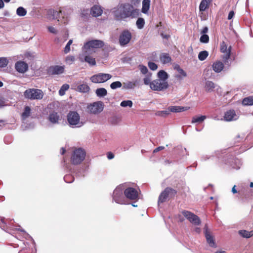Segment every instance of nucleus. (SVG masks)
<instances>
[{"label": "nucleus", "instance_id": "1", "mask_svg": "<svg viewBox=\"0 0 253 253\" xmlns=\"http://www.w3.org/2000/svg\"><path fill=\"white\" fill-rule=\"evenodd\" d=\"M115 18L117 20H122L126 18L134 17L137 10L134 9L132 5L125 3L119 4L113 10Z\"/></svg>", "mask_w": 253, "mask_h": 253}, {"label": "nucleus", "instance_id": "2", "mask_svg": "<svg viewBox=\"0 0 253 253\" xmlns=\"http://www.w3.org/2000/svg\"><path fill=\"white\" fill-rule=\"evenodd\" d=\"M104 45V42L101 40H91L84 43L83 50L85 54H92L95 53L97 48H100Z\"/></svg>", "mask_w": 253, "mask_h": 253}, {"label": "nucleus", "instance_id": "3", "mask_svg": "<svg viewBox=\"0 0 253 253\" xmlns=\"http://www.w3.org/2000/svg\"><path fill=\"white\" fill-rule=\"evenodd\" d=\"M86 153L82 148L75 149L71 157V163L74 165L80 164L85 159Z\"/></svg>", "mask_w": 253, "mask_h": 253}, {"label": "nucleus", "instance_id": "4", "mask_svg": "<svg viewBox=\"0 0 253 253\" xmlns=\"http://www.w3.org/2000/svg\"><path fill=\"white\" fill-rule=\"evenodd\" d=\"M26 98L30 100H41L42 99L44 93L42 90L36 88H28L24 92Z\"/></svg>", "mask_w": 253, "mask_h": 253}, {"label": "nucleus", "instance_id": "5", "mask_svg": "<svg viewBox=\"0 0 253 253\" xmlns=\"http://www.w3.org/2000/svg\"><path fill=\"white\" fill-rule=\"evenodd\" d=\"M169 87L168 82H165L161 79H156L151 82L150 88L155 91H163Z\"/></svg>", "mask_w": 253, "mask_h": 253}, {"label": "nucleus", "instance_id": "6", "mask_svg": "<svg viewBox=\"0 0 253 253\" xmlns=\"http://www.w3.org/2000/svg\"><path fill=\"white\" fill-rule=\"evenodd\" d=\"M181 213L192 224L194 225L201 224V221L200 218L191 211L183 210L181 211Z\"/></svg>", "mask_w": 253, "mask_h": 253}, {"label": "nucleus", "instance_id": "7", "mask_svg": "<svg viewBox=\"0 0 253 253\" xmlns=\"http://www.w3.org/2000/svg\"><path fill=\"white\" fill-rule=\"evenodd\" d=\"M112 77L109 74L98 73L90 77L91 81L93 83H102L110 80Z\"/></svg>", "mask_w": 253, "mask_h": 253}, {"label": "nucleus", "instance_id": "8", "mask_svg": "<svg viewBox=\"0 0 253 253\" xmlns=\"http://www.w3.org/2000/svg\"><path fill=\"white\" fill-rule=\"evenodd\" d=\"M132 35L131 33L127 30L123 31L119 37V42L121 45L125 46L131 40Z\"/></svg>", "mask_w": 253, "mask_h": 253}, {"label": "nucleus", "instance_id": "9", "mask_svg": "<svg viewBox=\"0 0 253 253\" xmlns=\"http://www.w3.org/2000/svg\"><path fill=\"white\" fill-rule=\"evenodd\" d=\"M80 117L75 111H70L67 115V121L70 126H76L79 124Z\"/></svg>", "mask_w": 253, "mask_h": 253}, {"label": "nucleus", "instance_id": "10", "mask_svg": "<svg viewBox=\"0 0 253 253\" xmlns=\"http://www.w3.org/2000/svg\"><path fill=\"white\" fill-rule=\"evenodd\" d=\"M124 193L126 197L129 200H136L138 199V192L134 188L128 187L125 190Z\"/></svg>", "mask_w": 253, "mask_h": 253}, {"label": "nucleus", "instance_id": "11", "mask_svg": "<svg viewBox=\"0 0 253 253\" xmlns=\"http://www.w3.org/2000/svg\"><path fill=\"white\" fill-rule=\"evenodd\" d=\"M88 111L92 114H97L101 112L103 110V103L101 102H94L88 106Z\"/></svg>", "mask_w": 253, "mask_h": 253}, {"label": "nucleus", "instance_id": "12", "mask_svg": "<svg viewBox=\"0 0 253 253\" xmlns=\"http://www.w3.org/2000/svg\"><path fill=\"white\" fill-rule=\"evenodd\" d=\"M113 200L118 204H122L124 203V196L122 189L120 188H116L113 193Z\"/></svg>", "mask_w": 253, "mask_h": 253}, {"label": "nucleus", "instance_id": "13", "mask_svg": "<svg viewBox=\"0 0 253 253\" xmlns=\"http://www.w3.org/2000/svg\"><path fill=\"white\" fill-rule=\"evenodd\" d=\"M220 51L224 53V55H223L222 58L224 61L227 60L230 57L231 54V46L227 49V46L225 42L223 41L220 43Z\"/></svg>", "mask_w": 253, "mask_h": 253}, {"label": "nucleus", "instance_id": "14", "mask_svg": "<svg viewBox=\"0 0 253 253\" xmlns=\"http://www.w3.org/2000/svg\"><path fill=\"white\" fill-rule=\"evenodd\" d=\"M15 68L18 72L24 73L28 70V65L24 61H19L15 63Z\"/></svg>", "mask_w": 253, "mask_h": 253}, {"label": "nucleus", "instance_id": "15", "mask_svg": "<svg viewBox=\"0 0 253 253\" xmlns=\"http://www.w3.org/2000/svg\"><path fill=\"white\" fill-rule=\"evenodd\" d=\"M64 71V66L55 65L50 66L48 70V72L51 75H59L62 74Z\"/></svg>", "mask_w": 253, "mask_h": 253}, {"label": "nucleus", "instance_id": "16", "mask_svg": "<svg viewBox=\"0 0 253 253\" xmlns=\"http://www.w3.org/2000/svg\"><path fill=\"white\" fill-rule=\"evenodd\" d=\"M204 231L207 241L209 244L210 246L214 248L216 247V244L214 242V238L213 236L211 235L207 226H205L204 227Z\"/></svg>", "mask_w": 253, "mask_h": 253}, {"label": "nucleus", "instance_id": "17", "mask_svg": "<svg viewBox=\"0 0 253 253\" xmlns=\"http://www.w3.org/2000/svg\"><path fill=\"white\" fill-rule=\"evenodd\" d=\"M102 12L103 9L99 5H94L91 8L90 13L93 17H98L102 14Z\"/></svg>", "mask_w": 253, "mask_h": 253}, {"label": "nucleus", "instance_id": "18", "mask_svg": "<svg viewBox=\"0 0 253 253\" xmlns=\"http://www.w3.org/2000/svg\"><path fill=\"white\" fill-rule=\"evenodd\" d=\"M48 120L52 124H58L60 120V116L58 113L53 111L48 116Z\"/></svg>", "mask_w": 253, "mask_h": 253}, {"label": "nucleus", "instance_id": "19", "mask_svg": "<svg viewBox=\"0 0 253 253\" xmlns=\"http://www.w3.org/2000/svg\"><path fill=\"white\" fill-rule=\"evenodd\" d=\"M161 62L163 64H166L171 61V58L169 54L167 53H162L159 56Z\"/></svg>", "mask_w": 253, "mask_h": 253}, {"label": "nucleus", "instance_id": "20", "mask_svg": "<svg viewBox=\"0 0 253 253\" xmlns=\"http://www.w3.org/2000/svg\"><path fill=\"white\" fill-rule=\"evenodd\" d=\"M213 70L216 73H220L223 69L224 65L221 61H216L212 65Z\"/></svg>", "mask_w": 253, "mask_h": 253}, {"label": "nucleus", "instance_id": "21", "mask_svg": "<svg viewBox=\"0 0 253 253\" xmlns=\"http://www.w3.org/2000/svg\"><path fill=\"white\" fill-rule=\"evenodd\" d=\"M212 0H202L199 5L200 11H204L209 8Z\"/></svg>", "mask_w": 253, "mask_h": 253}, {"label": "nucleus", "instance_id": "22", "mask_svg": "<svg viewBox=\"0 0 253 253\" xmlns=\"http://www.w3.org/2000/svg\"><path fill=\"white\" fill-rule=\"evenodd\" d=\"M84 61L88 63L90 66H94L96 65L95 58L90 55L91 54H85L84 52Z\"/></svg>", "mask_w": 253, "mask_h": 253}, {"label": "nucleus", "instance_id": "23", "mask_svg": "<svg viewBox=\"0 0 253 253\" xmlns=\"http://www.w3.org/2000/svg\"><path fill=\"white\" fill-rule=\"evenodd\" d=\"M236 116V113L234 110H230L227 111L224 116V119L227 121H231Z\"/></svg>", "mask_w": 253, "mask_h": 253}, {"label": "nucleus", "instance_id": "24", "mask_svg": "<svg viewBox=\"0 0 253 253\" xmlns=\"http://www.w3.org/2000/svg\"><path fill=\"white\" fill-rule=\"evenodd\" d=\"M169 110L171 112H181L187 110L189 107L182 106H169Z\"/></svg>", "mask_w": 253, "mask_h": 253}, {"label": "nucleus", "instance_id": "25", "mask_svg": "<svg viewBox=\"0 0 253 253\" xmlns=\"http://www.w3.org/2000/svg\"><path fill=\"white\" fill-rule=\"evenodd\" d=\"M90 90V87L86 84H83L78 85L77 90L80 92H88Z\"/></svg>", "mask_w": 253, "mask_h": 253}, {"label": "nucleus", "instance_id": "26", "mask_svg": "<svg viewBox=\"0 0 253 253\" xmlns=\"http://www.w3.org/2000/svg\"><path fill=\"white\" fill-rule=\"evenodd\" d=\"M150 5V0H143L142 12L145 14L147 13L149 9Z\"/></svg>", "mask_w": 253, "mask_h": 253}, {"label": "nucleus", "instance_id": "27", "mask_svg": "<svg viewBox=\"0 0 253 253\" xmlns=\"http://www.w3.org/2000/svg\"><path fill=\"white\" fill-rule=\"evenodd\" d=\"M168 197H169V196L167 194L166 189H165V190L162 191L159 195L158 204L163 203L166 202Z\"/></svg>", "mask_w": 253, "mask_h": 253}, {"label": "nucleus", "instance_id": "28", "mask_svg": "<svg viewBox=\"0 0 253 253\" xmlns=\"http://www.w3.org/2000/svg\"><path fill=\"white\" fill-rule=\"evenodd\" d=\"M239 233L242 237L249 238L253 236V230L248 231L245 230H241L239 231Z\"/></svg>", "mask_w": 253, "mask_h": 253}, {"label": "nucleus", "instance_id": "29", "mask_svg": "<svg viewBox=\"0 0 253 253\" xmlns=\"http://www.w3.org/2000/svg\"><path fill=\"white\" fill-rule=\"evenodd\" d=\"M242 104L244 106H251L253 105V96H250L244 98L242 100Z\"/></svg>", "mask_w": 253, "mask_h": 253}, {"label": "nucleus", "instance_id": "30", "mask_svg": "<svg viewBox=\"0 0 253 253\" xmlns=\"http://www.w3.org/2000/svg\"><path fill=\"white\" fill-rule=\"evenodd\" d=\"M206 119V116L204 115L200 116H194L192 119L191 123L192 124L201 123L203 122Z\"/></svg>", "mask_w": 253, "mask_h": 253}, {"label": "nucleus", "instance_id": "31", "mask_svg": "<svg viewBox=\"0 0 253 253\" xmlns=\"http://www.w3.org/2000/svg\"><path fill=\"white\" fill-rule=\"evenodd\" d=\"M214 88L215 84L212 82L208 81L206 82L205 89L207 91L211 92Z\"/></svg>", "mask_w": 253, "mask_h": 253}, {"label": "nucleus", "instance_id": "32", "mask_svg": "<svg viewBox=\"0 0 253 253\" xmlns=\"http://www.w3.org/2000/svg\"><path fill=\"white\" fill-rule=\"evenodd\" d=\"M158 79H161L165 82H167V80L168 79V74L164 70H160L158 73Z\"/></svg>", "mask_w": 253, "mask_h": 253}, {"label": "nucleus", "instance_id": "33", "mask_svg": "<svg viewBox=\"0 0 253 253\" xmlns=\"http://www.w3.org/2000/svg\"><path fill=\"white\" fill-rule=\"evenodd\" d=\"M95 93L98 97H104L107 95V91L105 88L101 87L97 88L95 91Z\"/></svg>", "mask_w": 253, "mask_h": 253}, {"label": "nucleus", "instance_id": "34", "mask_svg": "<svg viewBox=\"0 0 253 253\" xmlns=\"http://www.w3.org/2000/svg\"><path fill=\"white\" fill-rule=\"evenodd\" d=\"M165 189L167 192V194L169 195V197L171 198H174L177 193L176 190L169 187H168Z\"/></svg>", "mask_w": 253, "mask_h": 253}, {"label": "nucleus", "instance_id": "35", "mask_svg": "<svg viewBox=\"0 0 253 253\" xmlns=\"http://www.w3.org/2000/svg\"><path fill=\"white\" fill-rule=\"evenodd\" d=\"M209 55V53L207 51L204 50L199 52L198 54V58L201 61L205 60Z\"/></svg>", "mask_w": 253, "mask_h": 253}, {"label": "nucleus", "instance_id": "36", "mask_svg": "<svg viewBox=\"0 0 253 253\" xmlns=\"http://www.w3.org/2000/svg\"><path fill=\"white\" fill-rule=\"evenodd\" d=\"M16 14L19 16H24L27 14V11L24 8L20 6L17 9Z\"/></svg>", "mask_w": 253, "mask_h": 253}, {"label": "nucleus", "instance_id": "37", "mask_svg": "<svg viewBox=\"0 0 253 253\" xmlns=\"http://www.w3.org/2000/svg\"><path fill=\"white\" fill-rule=\"evenodd\" d=\"M69 88V85L68 84H64L59 90V94L61 96L65 94V91Z\"/></svg>", "mask_w": 253, "mask_h": 253}, {"label": "nucleus", "instance_id": "38", "mask_svg": "<svg viewBox=\"0 0 253 253\" xmlns=\"http://www.w3.org/2000/svg\"><path fill=\"white\" fill-rule=\"evenodd\" d=\"M145 24V21L143 18H138L136 21V25L138 29H141L143 28Z\"/></svg>", "mask_w": 253, "mask_h": 253}, {"label": "nucleus", "instance_id": "39", "mask_svg": "<svg viewBox=\"0 0 253 253\" xmlns=\"http://www.w3.org/2000/svg\"><path fill=\"white\" fill-rule=\"evenodd\" d=\"M8 63V61L5 57L0 58V67H5Z\"/></svg>", "mask_w": 253, "mask_h": 253}, {"label": "nucleus", "instance_id": "40", "mask_svg": "<svg viewBox=\"0 0 253 253\" xmlns=\"http://www.w3.org/2000/svg\"><path fill=\"white\" fill-rule=\"evenodd\" d=\"M122 84L120 82L116 81V82H114L110 84V87L112 89H115L117 88L121 87L122 86Z\"/></svg>", "mask_w": 253, "mask_h": 253}, {"label": "nucleus", "instance_id": "41", "mask_svg": "<svg viewBox=\"0 0 253 253\" xmlns=\"http://www.w3.org/2000/svg\"><path fill=\"white\" fill-rule=\"evenodd\" d=\"M132 104H133L131 100H124V101H123L121 103V106L122 107H127V106L131 107L132 106Z\"/></svg>", "mask_w": 253, "mask_h": 253}, {"label": "nucleus", "instance_id": "42", "mask_svg": "<svg viewBox=\"0 0 253 253\" xmlns=\"http://www.w3.org/2000/svg\"><path fill=\"white\" fill-rule=\"evenodd\" d=\"M136 81L134 82H129L126 84V87L128 89L133 88L135 86H136Z\"/></svg>", "mask_w": 253, "mask_h": 253}, {"label": "nucleus", "instance_id": "43", "mask_svg": "<svg viewBox=\"0 0 253 253\" xmlns=\"http://www.w3.org/2000/svg\"><path fill=\"white\" fill-rule=\"evenodd\" d=\"M200 41L203 43H208L209 41V36L206 34H203L201 36Z\"/></svg>", "mask_w": 253, "mask_h": 253}, {"label": "nucleus", "instance_id": "44", "mask_svg": "<svg viewBox=\"0 0 253 253\" xmlns=\"http://www.w3.org/2000/svg\"><path fill=\"white\" fill-rule=\"evenodd\" d=\"M151 74H150L149 75H148L146 76L143 79L144 84L145 85H149L150 86V84H151Z\"/></svg>", "mask_w": 253, "mask_h": 253}, {"label": "nucleus", "instance_id": "45", "mask_svg": "<svg viewBox=\"0 0 253 253\" xmlns=\"http://www.w3.org/2000/svg\"><path fill=\"white\" fill-rule=\"evenodd\" d=\"M31 112V109L29 106H26L24 108V112L22 113V116L24 117H28L29 116Z\"/></svg>", "mask_w": 253, "mask_h": 253}, {"label": "nucleus", "instance_id": "46", "mask_svg": "<svg viewBox=\"0 0 253 253\" xmlns=\"http://www.w3.org/2000/svg\"><path fill=\"white\" fill-rule=\"evenodd\" d=\"M148 66L149 68L153 71L156 70L158 68L157 65L153 62H149Z\"/></svg>", "mask_w": 253, "mask_h": 253}, {"label": "nucleus", "instance_id": "47", "mask_svg": "<svg viewBox=\"0 0 253 253\" xmlns=\"http://www.w3.org/2000/svg\"><path fill=\"white\" fill-rule=\"evenodd\" d=\"M170 112V111L169 110V107L167 110L159 112L158 113L159 115L165 117L169 115Z\"/></svg>", "mask_w": 253, "mask_h": 253}, {"label": "nucleus", "instance_id": "48", "mask_svg": "<svg viewBox=\"0 0 253 253\" xmlns=\"http://www.w3.org/2000/svg\"><path fill=\"white\" fill-rule=\"evenodd\" d=\"M139 70L143 74H146L148 72L147 67L143 65H140L139 66Z\"/></svg>", "mask_w": 253, "mask_h": 253}, {"label": "nucleus", "instance_id": "49", "mask_svg": "<svg viewBox=\"0 0 253 253\" xmlns=\"http://www.w3.org/2000/svg\"><path fill=\"white\" fill-rule=\"evenodd\" d=\"M64 180L66 182L71 183L74 180V177L70 175H66L64 177Z\"/></svg>", "mask_w": 253, "mask_h": 253}, {"label": "nucleus", "instance_id": "50", "mask_svg": "<svg viewBox=\"0 0 253 253\" xmlns=\"http://www.w3.org/2000/svg\"><path fill=\"white\" fill-rule=\"evenodd\" d=\"M60 14L62 15V10H59V11H53V15L54 16H56V18H60Z\"/></svg>", "mask_w": 253, "mask_h": 253}, {"label": "nucleus", "instance_id": "51", "mask_svg": "<svg viewBox=\"0 0 253 253\" xmlns=\"http://www.w3.org/2000/svg\"><path fill=\"white\" fill-rule=\"evenodd\" d=\"M177 72L182 76V77H185L187 76L186 73L181 68L178 70V71Z\"/></svg>", "mask_w": 253, "mask_h": 253}, {"label": "nucleus", "instance_id": "52", "mask_svg": "<svg viewBox=\"0 0 253 253\" xmlns=\"http://www.w3.org/2000/svg\"><path fill=\"white\" fill-rule=\"evenodd\" d=\"M75 60V57L73 56H68L66 57V61L69 62H72Z\"/></svg>", "mask_w": 253, "mask_h": 253}, {"label": "nucleus", "instance_id": "53", "mask_svg": "<svg viewBox=\"0 0 253 253\" xmlns=\"http://www.w3.org/2000/svg\"><path fill=\"white\" fill-rule=\"evenodd\" d=\"M165 149V147L164 146H159L157 147L156 149H155L153 151V153H157L160 151L163 150Z\"/></svg>", "mask_w": 253, "mask_h": 253}, {"label": "nucleus", "instance_id": "54", "mask_svg": "<svg viewBox=\"0 0 253 253\" xmlns=\"http://www.w3.org/2000/svg\"><path fill=\"white\" fill-rule=\"evenodd\" d=\"M48 30L51 33H53V34H56L57 33V31L53 27H48Z\"/></svg>", "mask_w": 253, "mask_h": 253}, {"label": "nucleus", "instance_id": "55", "mask_svg": "<svg viewBox=\"0 0 253 253\" xmlns=\"http://www.w3.org/2000/svg\"><path fill=\"white\" fill-rule=\"evenodd\" d=\"M234 14L235 13H234V11H233V10L230 11L228 15V20L231 19L234 16Z\"/></svg>", "mask_w": 253, "mask_h": 253}, {"label": "nucleus", "instance_id": "56", "mask_svg": "<svg viewBox=\"0 0 253 253\" xmlns=\"http://www.w3.org/2000/svg\"><path fill=\"white\" fill-rule=\"evenodd\" d=\"M5 105V99L4 98L0 97V107Z\"/></svg>", "mask_w": 253, "mask_h": 253}, {"label": "nucleus", "instance_id": "57", "mask_svg": "<svg viewBox=\"0 0 253 253\" xmlns=\"http://www.w3.org/2000/svg\"><path fill=\"white\" fill-rule=\"evenodd\" d=\"M107 158L108 159H112L114 157V155L111 152H109L107 154Z\"/></svg>", "mask_w": 253, "mask_h": 253}, {"label": "nucleus", "instance_id": "58", "mask_svg": "<svg viewBox=\"0 0 253 253\" xmlns=\"http://www.w3.org/2000/svg\"><path fill=\"white\" fill-rule=\"evenodd\" d=\"M64 51L65 53H68L70 51V45L67 44L64 48Z\"/></svg>", "mask_w": 253, "mask_h": 253}, {"label": "nucleus", "instance_id": "59", "mask_svg": "<svg viewBox=\"0 0 253 253\" xmlns=\"http://www.w3.org/2000/svg\"><path fill=\"white\" fill-rule=\"evenodd\" d=\"M62 18L63 19L61 20V19H58V21L59 22V21H61V23H63L64 24H66L68 22V19H67V18H64L63 16H62Z\"/></svg>", "mask_w": 253, "mask_h": 253}, {"label": "nucleus", "instance_id": "60", "mask_svg": "<svg viewBox=\"0 0 253 253\" xmlns=\"http://www.w3.org/2000/svg\"><path fill=\"white\" fill-rule=\"evenodd\" d=\"M208 27H205L203 29V30H202V32H201V33H202V34H205V33H207V32H208Z\"/></svg>", "mask_w": 253, "mask_h": 253}, {"label": "nucleus", "instance_id": "61", "mask_svg": "<svg viewBox=\"0 0 253 253\" xmlns=\"http://www.w3.org/2000/svg\"><path fill=\"white\" fill-rule=\"evenodd\" d=\"M232 192L235 194V193H237V190L236 189V185H234L232 189Z\"/></svg>", "mask_w": 253, "mask_h": 253}, {"label": "nucleus", "instance_id": "62", "mask_svg": "<svg viewBox=\"0 0 253 253\" xmlns=\"http://www.w3.org/2000/svg\"><path fill=\"white\" fill-rule=\"evenodd\" d=\"M4 2L2 0H0V9L3 7Z\"/></svg>", "mask_w": 253, "mask_h": 253}, {"label": "nucleus", "instance_id": "63", "mask_svg": "<svg viewBox=\"0 0 253 253\" xmlns=\"http://www.w3.org/2000/svg\"><path fill=\"white\" fill-rule=\"evenodd\" d=\"M174 69H176L177 70V71H178V70L180 69L181 68L180 67V66L178 65H176L175 66Z\"/></svg>", "mask_w": 253, "mask_h": 253}, {"label": "nucleus", "instance_id": "64", "mask_svg": "<svg viewBox=\"0 0 253 253\" xmlns=\"http://www.w3.org/2000/svg\"><path fill=\"white\" fill-rule=\"evenodd\" d=\"M72 42H73V41H72V40H70L68 41V43H67V44H68V45H71V44L72 43Z\"/></svg>", "mask_w": 253, "mask_h": 253}]
</instances>
